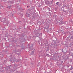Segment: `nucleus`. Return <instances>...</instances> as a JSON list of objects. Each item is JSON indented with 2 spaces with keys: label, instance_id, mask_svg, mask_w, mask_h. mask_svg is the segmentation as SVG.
Returning a JSON list of instances; mask_svg holds the SVG:
<instances>
[{
  "label": "nucleus",
  "instance_id": "1",
  "mask_svg": "<svg viewBox=\"0 0 73 73\" xmlns=\"http://www.w3.org/2000/svg\"><path fill=\"white\" fill-rule=\"evenodd\" d=\"M58 2L56 3V5H58Z\"/></svg>",
  "mask_w": 73,
  "mask_h": 73
},
{
  "label": "nucleus",
  "instance_id": "2",
  "mask_svg": "<svg viewBox=\"0 0 73 73\" xmlns=\"http://www.w3.org/2000/svg\"><path fill=\"white\" fill-rule=\"evenodd\" d=\"M66 23H67V24H68V22H66Z\"/></svg>",
  "mask_w": 73,
  "mask_h": 73
},
{
  "label": "nucleus",
  "instance_id": "3",
  "mask_svg": "<svg viewBox=\"0 0 73 73\" xmlns=\"http://www.w3.org/2000/svg\"><path fill=\"white\" fill-rule=\"evenodd\" d=\"M10 61H13V60H10Z\"/></svg>",
  "mask_w": 73,
  "mask_h": 73
}]
</instances>
